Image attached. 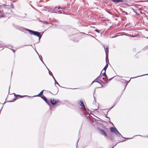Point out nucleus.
<instances>
[{"instance_id": "obj_1", "label": "nucleus", "mask_w": 148, "mask_h": 148, "mask_svg": "<svg viewBox=\"0 0 148 148\" xmlns=\"http://www.w3.org/2000/svg\"><path fill=\"white\" fill-rule=\"evenodd\" d=\"M27 30L29 32L30 34H32L38 37L39 39L41 38L42 36L40 32L29 29Z\"/></svg>"}, {"instance_id": "obj_2", "label": "nucleus", "mask_w": 148, "mask_h": 148, "mask_svg": "<svg viewBox=\"0 0 148 148\" xmlns=\"http://www.w3.org/2000/svg\"><path fill=\"white\" fill-rule=\"evenodd\" d=\"M110 129L111 132H114L115 134L118 136H122V135L118 131L116 128L111 127L110 128Z\"/></svg>"}, {"instance_id": "obj_3", "label": "nucleus", "mask_w": 148, "mask_h": 148, "mask_svg": "<svg viewBox=\"0 0 148 148\" xmlns=\"http://www.w3.org/2000/svg\"><path fill=\"white\" fill-rule=\"evenodd\" d=\"M105 50L106 53V62H107L108 61V53L109 52L108 49V47H107L106 48H105Z\"/></svg>"}, {"instance_id": "obj_4", "label": "nucleus", "mask_w": 148, "mask_h": 148, "mask_svg": "<svg viewBox=\"0 0 148 148\" xmlns=\"http://www.w3.org/2000/svg\"><path fill=\"white\" fill-rule=\"evenodd\" d=\"M50 101L52 105H55L58 101V100H54V99H51Z\"/></svg>"}, {"instance_id": "obj_5", "label": "nucleus", "mask_w": 148, "mask_h": 148, "mask_svg": "<svg viewBox=\"0 0 148 148\" xmlns=\"http://www.w3.org/2000/svg\"><path fill=\"white\" fill-rule=\"evenodd\" d=\"M100 133L102 135L106 136H107V134L103 130L101 129L100 130Z\"/></svg>"}, {"instance_id": "obj_6", "label": "nucleus", "mask_w": 148, "mask_h": 148, "mask_svg": "<svg viewBox=\"0 0 148 148\" xmlns=\"http://www.w3.org/2000/svg\"><path fill=\"white\" fill-rule=\"evenodd\" d=\"M78 103L80 106H82L84 109H86L85 106L83 102L82 101H78Z\"/></svg>"}, {"instance_id": "obj_7", "label": "nucleus", "mask_w": 148, "mask_h": 148, "mask_svg": "<svg viewBox=\"0 0 148 148\" xmlns=\"http://www.w3.org/2000/svg\"><path fill=\"white\" fill-rule=\"evenodd\" d=\"M114 2L119 3L122 2L123 0H112Z\"/></svg>"}, {"instance_id": "obj_8", "label": "nucleus", "mask_w": 148, "mask_h": 148, "mask_svg": "<svg viewBox=\"0 0 148 148\" xmlns=\"http://www.w3.org/2000/svg\"><path fill=\"white\" fill-rule=\"evenodd\" d=\"M42 98L49 105H50V103H48L47 102V99L45 97H42Z\"/></svg>"}, {"instance_id": "obj_9", "label": "nucleus", "mask_w": 148, "mask_h": 148, "mask_svg": "<svg viewBox=\"0 0 148 148\" xmlns=\"http://www.w3.org/2000/svg\"><path fill=\"white\" fill-rule=\"evenodd\" d=\"M108 66V64H106V66L104 67L103 68V69L104 70V71H105L106 72V69L107 68Z\"/></svg>"}, {"instance_id": "obj_10", "label": "nucleus", "mask_w": 148, "mask_h": 148, "mask_svg": "<svg viewBox=\"0 0 148 148\" xmlns=\"http://www.w3.org/2000/svg\"><path fill=\"white\" fill-rule=\"evenodd\" d=\"M106 72L105 71L103 73V76L105 77H107V76L106 74Z\"/></svg>"}, {"instance_id": "obj_11", "label": "nucleus", "mask_w": 148, "mask_h": 148, "mask_svg": "<svg viewBox=\"0 0 148 148\" xmlns=\"http://www.w3.org/2000/svg\"><path fill=\"white\" fill-rule=\"evenodd\" d=\"M44 90H42L39 94L38 95H42L43 94V91Z\"/></svg>"}, {"instance_id": "obj_12", "label": "nucleus", "mask_w": 148, "mask_h": 148, "mask_svg": "<svg viewBox=\"0 0 148 148\" xmlns=\"http://www.w3.org/2000/svg\"><path fill=\"white\" fill-rule=\"evenodd\" d=\"M130 36L134 37H136L138 36L137 35H135L134 36H133V35Z\"/></svg>"}, {"instance_id": "obj_13", "label": "nucleus", "mask_w": 148, "mask_h": 148, "mask_svg": "<svg viewBox=\"0 0 148 148\" xmlns=\"http://www.w3.org/2000/svg\"><path fill=\"white\" fill-rule=\"evenodd\" d=\"M2 13L0 11V17H2Z\"/></svg>"}, {"instance_id": "obj_14", "label": "nucleus", "mask_w": 148, "mask_h": 148, "mask_svg": "<svg viewBox=\"0 0 148 148\" xmlns=\"http://www.w3.org/2000/svg\"><path fill=\"white\" fill-rule=\"evenodd\" d=\"M95 31L96 32H97L98 33H99V30H97V29H95Z\"/></svg>"}, {"instance_id": "obj_15", "label": "nucleus", "mask_w": 148, "mask_h": 148, "mask_svg": "<svg viewBox=\"0 0 148 148\" xmlns=\"http://www.w3.org/2000/svg\"><path fill=\"white\" fill-rule=\"evenodd\" d=\"M56 8H58V9H61V8L60 7H56L55 8V9H56Z\"/></svg>"}, {"instance_id": "obj_16", "label": "nucleus", "mask_w": 148, "mask_h": 148, "mask_svg": "<svg viewBox=\"0 0 148 148\" xmlns=\"http://www.w3.org/2000/svg\"><path fill=\"white\" fill-rule=\"evenodd\" d=\"M101 78V77L100 76H99L97 77V79H99Z\"/></svg>"}, {"instance_id": "obj_17", "label": "nucleus", "mask_w": 148, "mask_h": 148, "mask_svg": "<svg viewBox=\"0 0 148 148\" xmlns=\"http://www.w3.org/2000/svg\"><path fill=\"white\" fill-rule=\"evenodd\" d=\"M52 77H53V79H54V80L55 82H56V80H55V79L54 77H53V76H52Z\"/></svg>"}, {"instance_id": "obj_18", "label": "nucleus", "mask_w": 148, "mask_h": 148, "mask_svg": "<svg viewBox=\"0 0 148 148\" xmlns=\"http://www.w3.org/2000/svg\"><path fill=\"white\" fill-rule=\"evenodd\" d=\"M55 82V84H58V85H59L58 83L57 82Z\"/></svg>"}, {"instance_id": "obj_19", "label": "nucleus", "mask_w": 148, "mask_h": 148, "mask_svg": "<svg viewBox=\"0 0 148 148\" xmlns=\"http://www.w3.org/2000/svg\"><path fill=\"white\" fill-rule=\"evenodd\" d=\"M47 69H48V71H49V73H50V70H49V69L47 67Z\"/></svg>"}, {"instance_id": "obj_20", "label": "nucleus", "mask_w": 148, "mask_h": 148, "mask_svg": "<svg viewBox=\"0 0 148 148\" xmlns=\"http://www.w3.org/2000/svg\"><path fill=\"white\" fill-rule=\"evenodd\" d=\"M112 78H110V79H109V81H110L111 80V79H112Z\"/></svg>"}, {"instance_id": "obj_21", "label": "nucleus", "mask_w": 148, "mask_h": 148, "mask_svg": "<svg viewBox=\"0 0 148 148\" xmlns=\"http://www.w3.org/2000/svg\"><path fill=\"white\" fill-rule=\"evenodd\" d=\"M57 92H56L55 93V94H54V95H56L57 93Z\"/></svg>"}, {"instance_id": "obj_22", "label": "nucleus", "mask_w": 148, "mask_h": 148, "mask_svg": "<svg viewBox=\"0 0 148 148\" xmlns=\"http://www.w3.org/2000/svg\"><path fill=\"white\" fill-rule=\"evenodd\" d=\"M20 96H21V97H22V96H21V95H19Z\"/></svg>"}, {"instance_id": "obj_23", "label": "nucleus", "mask_w": 148, "mask_h": 148, "mask_svg": "<svg viewBox=\"0 0 148 148\" xmlns=\"http://www.w3.org/2000/svg\"><path fill=\"white\" fill-rule=\"evenodd\" d=\"M2 108L1 109V110H0V111H1V110Z\"/></svg>"}, {"instance_id": "obj_24", "label": "nucleus", "mask_w": 148, "mask_h": 148, "mask_svg": "<svg viewBox=\"0 0 148 148\" xmlns=\"http://www.w3.org/2000/svg\"><path fill=\"white\" fill-rule=\"evenodd\" d=\"M143 75H141V76H143Z\"/></svg>"}, {"instance_id": "obj_25", "label": "nucleus", "mask_w": 148, "mask_h": 148, "mask_svg": "<svg viewBox=\"0 0 148 148\" xmlns=\"http://www.w3.org/2000/svg\"><path fill=\"white\" fill-rule=\"evenodd\" d=\"M41 61H42V62L43 63V61H42V60H41Z\"/></svg>"}, {"instance_id": "obj_26", "label": "nucleus", "mask_w": 148, "mask_h": 148, "mask_svg": "<svg viewBox=\"0 0 148 148\" xmlns=\"http://www.w3.org/2000/svg\"><path fill=\"white\" fill-rule=\"evenodd\" d=\"M138 76H137L136 77H138Z\"/></svg>"}, {"instance_id": "obj_27", "label": "nucleus", "mask_w": 148, "mask_h": 148, "mask_svg": "<svg viewBox=\"0 0 148 148\" xmlns=\"http://www.w3.org/2000/svg\"><path fill=\"white\" fill-rule=\"evenodd\" d=\"M147 38H148V37H147Z\"/></svg>"}]
</instances>
